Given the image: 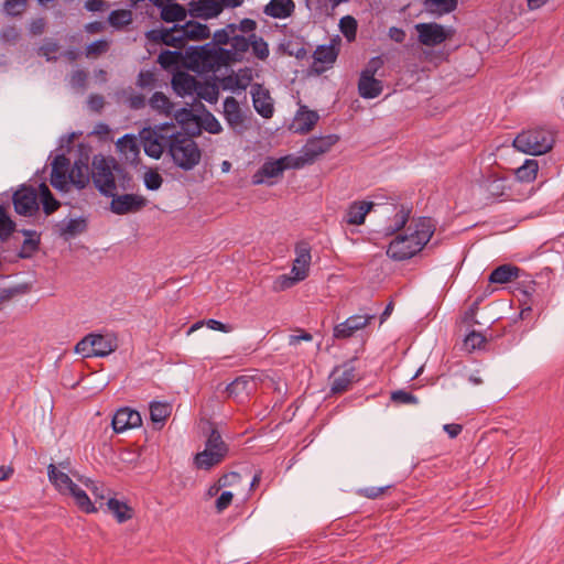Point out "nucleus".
Instances as JSON below:
<instances>
[{"label": "nucleus", "mask_w": 564, "mask_h": 564, "mask_svg": "<svg viewBox=\"0 0 564 564\" xmlns=\"http://www.w3.org/2000/svg\"><path fill=\"white\" fill-rule=\"evenodd\" d=\"M434 234V225L430 218H419L409 226L405 235H398L389 245L387 254L397 261L412 258L420 252Z\"/></svg>", "instance_id": "obj_1"}, {"label": "nucleus", "mask_w": 564, "mask_h": 564, "mask_svg": "<svg viewBox=\"0 0 564 564\" xmlns=\"http://www.w3.org/2000/svg\"><path fill=\"white\" fill-rule=\"evenodd\" d=\"M119 187L127 191L131 187V176L124 172L112 158L102 154L94 155L91 161V180L95 187L105 196H113Z\"/></svg>", "instance_id": "obj_2"}, {"label": "nucleus", "mask_w": 564, "mask_h": 564, "mask_svg": "<svg viewBox=\"0 0 564 564\" xmlns=\"http://www.w3.org/2000/svg\"><path fill=\"white\" fill-rule=\"evenodd\" d=\"M230 52L220 46L207 43L198 47H189L185 54L186 66L198 74L217 70L229 61Z\"/></svg>", "instance_id": "obj_3"}, {"label": "nucleus", "mask_w": 564, "mask_h": 564, "mask_svg": "<svg viewBox=\"0 0 564 564\" xmlns=\"http://www.w3.org/2000/svg\"><path fill=\"white\" fill-rule=\"evenodd\" d=\"M167 152L173 162L184 171L194 169L200 161V150L196 142L181 132H171Z\"/></svg>", "instance_id": "obj_4"}, {"label": "nucleus", "mask_w": 564, "mask_h": 564, "mask_svg": "<svg viewBox=\"0 0 564 564\" xmlns=\"http://www.w3.org/2000/svg\"><path fill=\"white\" fill-rule=\"evenodd\" d=\"M554 144V135L545 128L528 129L520 132L512 145L520 152L530 155H541L549 152Z\"/></svg>", "instance_id": "obj_5"}, {"label": "nucleus", "mask_w": 564, "mask_h": 564, "mask_svg": "<svg viewBox=\"0 0 564 564\" xmlns=\"http://www.w3.org/2000/svg\"><path fill=\"white\" fill-rule=\"evenodd\" d=\"M174 128L173 124H162L153 129H143L140 137L145 154L153 159H160L164 150H167L170 131Z\"/></svg>", "instance_id": "obj_6"}, {"label": "nucleus", "mask_w": 564, "mask_h": 564, "mask_svg": "<svg viewBox=\"0 0 564 564\" xmlns=\"http://www.w3.org/2000/svg\"><path fill=\"white\" fill-rule=\"evenodd\" d=\"M420 44L429 47L437 46L452 37V31L436 22L417 23L414 25Z\"/></svg>", "instance_id": "obj_7"}, {"label": "nucleus", "mask_w": 564, "mask_h": 564, "mask_svg": "<svg viewBox=\"0 0 564 564\" xmlns=\"http://www.w3.org/2000/svg\"><path fill=\"white\" fill-rule=\"evenodd\" d=\"M145 37L152 44H164L176 50L185 47L178 24H174L172 28L150 30L145 33Z\"/></svg>", "instance_id": "obj_8"}, {"label": "nucleus", "mask_w": 564, "mask_h": 564, "mask_svg": "<svg viewBox=\"0 0 564 564\" xmlns=\"http://www.w3.org/2000/svg\"><path fill=\"white\" fill-rule=\"evenodd\" d=\"M12 202L19 215L31 216L39 208L37 192L33 186L22 185L13 194Z\"/></svg>", "instance_id": "obj_9"}, {"label": "nucleus", "mask_w": 564, "mask_h": 564, "mask_svg": "<svg viewBox=\"0 0 564 564\" xmlns=\"http://www.w3.org/2000/svg\"><path fill=\"white\" fill-rule=\"evenodd\" d=\"M110 202V210L116 215L137 213L147 206V198L137 194L117 195L116 192Z\"/></svg>", "instance_id": "obj_10"}, {"label": "nucleus", "mask_w": 564, "mask_h": 564, "mask_svg": "<svg viewBox=\"0 0 564 564\" xmlns=\"http://www.w3.org/2000/svg\"><path fill=\"white\" fill-rule=\"evenodd\" d=\"M339 141V135L327 134L323 137L310 138L303 145V149L314 163L321 155L330 151V149Z\"/></svg>", "instance_id": "obj_11"}, {"label": "nucleus", "mask_w": 564, "mask_h": 564, "mask_svg": "<svg viewBox=\"0 0 564 564\" xmlns=\"http://www.w3.org/2000/svg\"><path fill=\"white\" fill-rule=\"evenodd\" d=\"M69 165L70 162L64 154L56 155L52 163L51 185L59 192L69 189Z\"/></svg>", "instance_id": "obj_12"}, {"label": "nucleus", "mask_w": 564, "mask_h": 564, "mask_svg": "<svg viewBox=\"0 0 564 564\" xmlns=\"http://www.w3.org/2000/svg\"><path fill=\"white\" fill-rule=\"evenodd\" d=\"M332 386L330 390L333 393H343L349 389L351 383L357 379L356 369L354 366L345 364L340 367H336L332 372Z\"/></svg>", "instance_id": "obj_13"}, {"label": "nucleus", "mask_w": 564, "mask_h": 564, "mask_svg": "<svg viewBox=\"0 0 564 564\" xmlns=\"http://www.w3.org/2000/svg\"><path fill=\"white\" fill-rule=\"evenodd\" d=\"M375 315H354L334 327V337L345 339L351 337L357 330L365 328Z\"/></svg>", "instance_id": "obj_14"}, {"label": "nucleus", "mask_w": 564, "mask_h": 564, "mask_svg": "<svg viewBox=\"0 0 564 564\" xmlns=\"http://www.w3.org/2000/svg\"><path fill=\"white\" fill-rule=\"evenodd\" d=\"M295 259L293 261L291 274H295L301 280H304L308 274L311 264V246L306 241H300L295 246Z\"/></svg>", "instance_id": "obj_15"}, {"label": "nucleus", "mask_w": 564, "mask_h": 564, "mask_svg": "<svg viewBox=\"0 0 564 564\" xmlns=\"http://www.w3.org/2000/svg\"><path fill=\"white\" fill-rule=\"evenodd\" d=\"M141 423L142 419L140 413L130 408L119 409L112 419V427L117 433L124 432L128 429L138 427Z\"/></svg>", "instance_id": "obj_16"}, {"label": "nucleus", "mask_w": 564, "mask_h": 564, "mask_svg": "<svg viewBox=\"0 0 564 564\" xmlns=\"http://www.w3.org/2000/svg\"><path fill=\"white\" fill-rule=\"evenodd\" d=\"M223 12L219 0H192L189 13L194 18L204 20L218 17Z\"/></svg>", "instance_id": "obj_17"}, {"label": "nucleus", "mask_w": 564, "mask_h": 564, "mask_svg": "<svg viewBox=\"0 0 564 564\" xmlns=\"http://www.w3.org/2000/svg\"><path fill=\"white\" fill-rule=\"evenodd\" d=\"M91 348V355L95 357H106L113 352L117 347V338L113 335L107 334H89Z\"/></svg>", "instance_id": "obj_18"}, {"label": "nucleus", "mask_w": 564, "mask_h": 564, "mask_svg": "<svg viewBox=\"0 0 564 564\" xmlns=\"http://www.w3.org/2000/svg\"><path fill=\"white\" fill-rule=\"evenodd\" d=\"M284 171H285V165H283V161L281 160V158L276 159V160H268L253 174L252 184L260 185L269 178H274V177L280 176Z\"/></svg>", "instance_id": "obj_19"}, {"label": "nucleus", "mask_w": 564, "mask_h": 564, "mask_svg": "<svg viewBox=\"0 0 564 564\" xmlns=\"http://www.w3.org/2000/svg\"><path fill=\"white\" fill-rule=\"evenodd\" d=\"M375 204L372 202L356 200L352 202L345 215V221L348 225L360 226L365 223L367 214L372 209Z\"/></svg>", "instance_id": "obj_20"}, {"label": "nucleus", "mask_w": 564, "mask_h": 564, "mask_svg": "<svg viewBox=\"0 0 564 564\" xmlns=\"http://www.w3.org/2000/svg\"><path fill=\"white\" fill-rule=\"evenodd\" d=\"M90 181L88 156L75 161L73 167L69 170L68 182L76 186L78 189L85 188Z\"/></svg>", "instance_id": "obj_21"}, {"label": "nucleus", "mask_w": 564, "mask_h": 564, "mask_svg": "<svg viewBox=\"0 0 564 564\" xmlns=\"http://www.w3.org/2000/svg\"><path fill=\"white\" fill-rule=\"evenodd\" d=\"M338 55V50L335 45H321L314 52V66L315 70L319 74L326 68L330 67Z\"/></svg>", "instance_id": "obj_22"}, {"label": "nucleus", "mask_w": 564, "mask_h": 564, "mask_svg": "<svg viewBox=\"0 0 564 564\" xmlns=\"http://www.w3.org/2000/svg\"><path fill=\"white\" fill-rule=\"evenodd\" d=\"M116 147L118 151L124 156L127 162L131 164L138 163L140 147L135 135L124 134L117 141Z\"/></svg>", "instance_id": "obj_23"}, {"label": "nucleus", "mask_w": 564, "mask_h": 564, "mask_svg": "<svg viewBox=\"0 0 564 564\" xmlns=\"http://www.w3.org/2000/svg\"><path fill=\"white\" fill-rule=\"evenodd\" d=\"M295 3L293 0H270L264 7L263 13L274 19H286L294 13Z\"/></svg>", "instance_id": "obj_24"}, {"label": "nucleus", "mask_w": 564, "mask_h": 564, "mask_svg": "<svg viewBox=\"0 0 564 564\" xmlns=\"http://www.w3.org/2000/svg\"><path fill=\"white\" fill-rule=\"evenodd\" d=\"M319 116L314 110H308L306 106H301L295 119V131L300 133H308L317 123Z\"/></svg>", "instance_id": "obj_25"}, {"label": "nucleus", "mask_w": 564, "mask_h": 564, "mask_svg": "<svg viewBox=\"0 0 564 564\" xmlns=\"http://www.w3.org/2000/svg\"><path fill=\"white\" fill-rule=\"evenodd\" d=\"M184 43L187 41H203L209 37V28L196 21H187L185 24L180 25Z\"/></svg>", "instance_id": "obj_26"}, {"label": "nucleus", "mask_w": 564, "mask_h": 564, "mask_svg": "<svg viewBox=\"0 0 564 564\" xmlns=\"http://www.w3.org/2000/svg\"><path fill=\"white\" fill-rule=\"evenodd\" d=\"M383 89L382 82L375 76L361 75L358 82V93L362 98L372 99L378 97Z\"/></svg>", "instance_id": "obj_27"}, {"label": "nucleus", "mask_w": 564, "mask_h": 564, "mask_svg": "<svg viewBox=\"0 0 564 564\" xmlns=\"http://www.w3.org/2000/svg\"><path fill=\"white\" fill-rule=\"evenodd\" d=\"M224 117L232 129L241 128L243 116L239 102L234 97H227L224 101Z\"/></svg>", "instance_id": "obj_28"}, {"label": "nucleus", "mask_w": 564, "mask_h": 564, "mask_svg": "<svg viewBox=\"0 0 564 564\" xmlns=\"http://www.w3.org/2000/svg\"><path fill=\"white\" fill-rule=\"evenodd\" d=\"M172 86L178 96L193 95L197 88V80L187 73L180 72L172 78Z\"/></svg>", "instance_id": "obj_29"}, {"label": "nucleus", "mask_w": 564, "mask_h": 564, "mask_svg": "<svg viewBox=\"0 0 564 564\" xmlns=\"http://www.w3.org/2000/svg\"><path fill=\"white\" fill-rule=\"evenodd\" d=\"M47 475L52 485L62 495H65L73 486L76 485L66 473L58 470L54 464L48 465Z\"/></svg>", "instance_id": "obj_30"}, {"label": "nucleus", "mask_w": 564, "mask_h": 564, "mask_svg": "<svg viewBox=\"0 0 564 564\" xmlns=\"http://www.w3.org/2000/svg\"><path fill=\"white\" fill-rule=\"evenodd\" d=\"M506 177L496 174H489L481 181V187L485 192L494 198H499L506 195Z\"/></svg>", "instance_id": "obj_31"}, {"label": "nucleus", "mask_w": 564, "mask_h": 564, "mask_svg": "<svg viewBox=\"0 0 564 564\" xmlns=\"http://www.w3.org/2000/svg\"><path fill=\"white\" fill-rule=\"evenodd\" d=\"M520 269L511 264H502L496 268L489 275L491 283L505 284L519 276Z\"/></svg>", "instance_id": "obj_32"}, {"label": "nucleus", "mask_w": 564, "mask_h": 564, "mask_svg": "<svg viewBox=\"0 0 564 564\" xmlns=\"http://www.w3.org/2000/svg\"><path fill=\"white\" fill-rule=\"evenodd\" d=\"M225 458L226 455H223L221 453L202 451L195 455L194 465L198 469L209 470L214 466L219 465Z\"/></svg>", "instance_id": "obj_33"}, {"label": "nucleus", "mask_w": 564, "mask_h": 564, "mask_svg": "<svg viewBox=\"0 0 564 564\" xmlns=\"http://www.w3.org/2000/svg\"><path fill=\"white\" fill-rule=\"evenodd\" d=\"M172 413V405L166 402H152L150 404V419L153 424L161 429Z\"/></svg>", "instance_id": "obj_34"}, {"label": "nucleus", "mask_w": 564, "mask_h": 564, "mask_svg": "<svg viewBox=\"0 0 564 564\" xmlns=\"http://www.w3.org/2000/svg\"><path fill=\"white\" fill-rule=\"evenodd\" d=\"M410 214V208L401 206L395 215L389 220V224L384 227V235L391 236L403 229L409 221Z\"/></svg>", "instance_id": "obj_35"}, {"label": "nucleus", "mask_w": 564, "mask_h": 564, "mask_svg": "<svg viewBox=\"0 0 564 564\" xmlns=\"http://www.w3.org/2000/svg\"><path fill=\"white\" fill-rule=\"evenodd\" d=\"M186 15V9L176 2L165 4L161 9V19L167 23L184 21Z\"/></svg>", "instance_id": "obj_36"}, {"label": "nucleus", "mask_w": 564, "mask_h": 564, "mask_svg": "<svg viewBox=\"0 0 564 564\" xmlns=\"http://www.w3.org/2000/svg\"><path fill=\"white\" fill-rule=\"evenodd\" d=\"M108 509L119 523H123L133 517V510L126 502L115 498L107 501Z\"/></svg>", "instance_id": "obj_37"}, {"label": "nucleus", "mask_w": 564, "mask_h": 564, "mask_svg": "<svg viewBox=\"0 0 564 564\" xmlns=\"http://www.w3.org/2000/svg\"><path fill=\"white\" fill-rule=\"evenodd\" d=\"M204 451L209 453H221L223 455H228L229 447L223 440L219 431L215 427L210 430L208 437L205 442Z\"/></svg>", "instance_id": "obj_38"}, {"label": "nucleus", "mask_w": 564, "mask_h": 564, "mask_svg": "<svg viewBox=\"0 0 564 564\" xmlns=\"http://www.w3.org/2000/svg\"><path fill=\"white\" fill-rule=\"evenodd\" d=\"M253 107L256 111L265 119L273 116V104L268 93L252 94Z\"/></svg>", "instance_id": "obj_39"}, {"label": "nucleus", "mask_w": 564, "mask_h": 564, "mask_svg": "<svg viewBox=\"0 0 564 564\" xmlns=\"http://www.w3.org/2000/svg\"><path fill=\"white\" fill-rule=\"evenodd\" d=\"M254 383L250 377L240 376L227 386L226 391L230 397H238L241 393L248 395L253 389Z\"/></svg>", "instance_id": "obj_40"}, {"label": "nucleus", "mask_w": 564, "mask_h": 564, "mask_svg": "<svg viewBox=\"0 0 564 564\" xmlns=\"http://www.w3.org/2000/svg\"><path fill=\"white\" fill-rule=\"evenodd\" d=\"M65 495L73 497L75 500V503L82 511H84L86 513L96 512V508L93 505V502L90 501V498L88 497V495L83 489H80L77 485L73 486L72 489H69Z\"/></svg>", "instance_id": "obj_41"}, {"label": "nucleus", "mask_w": 564, "mask_h": 564, "mask_svg": "<svg viewBox=\"0 0 564 564\" xmlns=\"http://www.w3.org/2000/svg\"><path fill=\"white\" fill-rule=\"evenodd\" d=\"M149 105L161 115L171 116L174 110L173 102L161 91H155L149 100Z\"/></svg>", "instance_id": "obj_42"}, {"label": "nucleus", "mask_w": 564, "mask_h": 564, "mask_svg": "<svg viewBox=\"0 0 564 564\" xmlns=\"http://www.w3.org/2000/svg\"><path fill=\"white\" fill-rule=\"evenodd\" d=\"M539 163L536 160L527 159L524 163L516 170V176L520 182H533L536 178Z\"/></svg>", "instance_id": "obj_43"}, {"label": "nucleus", "mask_w": 564, "mask_h": 564, "mask_svg": "<svg viewBox=\"0 0 564 564\" xmlns=\"http://www.w3.org/2000/svg\"><path fill=\"white\" fill-rule=\"evenodd\" d=\"M23 234L26 236V239L23 241L18 256L21 259H30L39 249L40 238L34 237L35 231L23 230Z\"/></svg>", "instance_id": "obj_44"}, {"label": "nucleus", "mask_w": 564, "mask_h": 564, "mask_svg": "<svg viewBox=\"0 0 564 564\" xmlns=\"http://www.w3.org/2000/svg\"><path fill=\"white\" fill-rule=\"evenodd\" d=\"M15 228L17 224L9 216L7 208L0 205V240L2 242L8 241Z\"/></svg>", "instance_id": "obj_45"}, {"label": "nucleus", "mask_w": 564, "mask_h": 564, "mask_svg": "<svg viewBox=\"0 0 564 564\" xmlns=\"http://www.w3.org/2000/svg\"><path fill=\"white\" fill-rule=\"evenodd\" d=\"M39 191L44 213L46 215H51L54 212H56L59 208L61 204L57 199H55L48 186L45 183H42L39 186Z\"/></svg>", "instance_id": "obj_46"}, {"label": "nucleus", "mask_w": 564, "mask_h": 564, "mask_svg": "<svg viewBox=\"0 0 564 564\" xmlns=\"http://www.w3.org/2000/svg\"><path fill=\"white\" fill-rule=\"evenodd\" d=\"M185 58L183 54L177 51H163L158 57V63L163 69H172L178 67L181 62Z\"/></svg>", "instance_id": "obj_47"}, {"label": "nucleus", "mask_w": 564, "mask_h": 564, "mask_svg": "<svg viewBox=\"0 0 564 564\" xmlns=\"http://www.w3.org/2000/svg\"><path fill=\"white\" fill-rule=\"evenodd\" d=\"M425 7L438 14L449 13L457 7V0H426Z\"/></svg>", "instance_id": "obj_48"}, {"label": "nucleus", "mask_w": 564, "mask_h": 564, "mask_svg": "<svg viewBox=\"0 0 564 564\" xmlns=\"http://www.w3.org/2000/svg\"><path fill=\"white\" fill-rule=\"evenodd\" d=\"M250 47H252V52L256 57L261 61H264L269 56V46L268 43L257 34H250Z\"/></svg>", "instance_id": "obj_49"}, {"label": "nucleus", "mask_w": 564, "mask_h": 564, "mask_svg": "<svg viewBox=\"0 0 564 564\" xmlns=\"http://www.w3.org/2000/svg\"><path fill=\"white\" fill-rule=\"evenodd\" d=\"M357 26V21L351 15H345L339 21L340 32L349 42L356 39Z\"/></svg>", "instance_id": "obj_50"}, {"label": "nucleus", "mask_w": 564, "mask_h": 564, "mask_svg": "<svg viewBox=\"0 0 564 564\" xmlns=\"http://www.w3.org/2000/svg\"><path fill=\"white\" fill-rule=\"evenodd\" d=\"M281 160L283 161V165H285V170L301 169L307 164L313 163L312 160H308V156L306 155L303 148L301 150V155H299V156L285 155V156H282Z\"/></svg>", "instance_id": "obj_51"}, {"label": "nucleus", "mask_w": 564, "mask_h": 564, "mask_svg": "<svg viewBox=\"0 0 564 564\" xmlns=\"http://www.w3.org/2000/svg\"><path fill=\"white\" fill-rule=\"evenodd\" d=\"M108 21L115 28H122L131 23L132 13L129 10H115L109 14Z\"/></svg>", "instance_id": "obj_52"}, {"label": "nucleus", "mask_w": 564, "mask_h": 564, "mask_svg": "<svg viewBox=\"0 0 564 564\" xmlns=\"http://www.w3.org/2000/svg\"><path fill=\"white\" fill-rule=\"evenodd\" d=\"M302 280L296 276L295 274H282V275H279L274 282H273V285H272V289L274 292H282V291H285L288 289H291L292 286H294L296 283L301 282Z\"/></svg>", "instance_id": "obj_53"}, {"label": "nucleus", "mask_w": 564, "mask_h": 564, "mask_svg": "<svg viewBox=\"0 0 564 564\" xmlns=\"http://www.w3.org/2000/svg\"><path fill=\"white\" fill-rule=\"evenodd\" d=\"M28 7V0H6L3 11L9 17L21 15Z\"/></svg>", "instance_id": "obj_54"}, {"label": "nucleus", "mask_w": 564, "mask_h": 564, "mask_svg": "<svg viewBox=\"0 0 564 564\" xmlns=\"http://www.w3.org/2000/svg\"><path fill=\"white\" fill-rule=\"evenodd\" d=\"M59 51V44L51 39L44 41L39 48V55L44 56L47 61H56V53Z\"/></svg>", "instance_id": "obj_55"}, {"label": "nucleus", "mask_w": 564, "mask_h": 564, "mask_svg": "<svg viewBox=\"0 0 564 564\" xmlns=\"http://www.w3.org/2000/svg\"><path fill=\"white\" fill-rule=\"evenodd\" d=\"M485 343V336L478 332L473 330L465 337L464 346L470 352L475 349H480Z\"/></svg>", "instance_id": "obj_56"}, {"label": "nucleus", "mask_w": 564, "mask_h": 564, "mask_svg": "<svg viewBox=\"0 0 564 564\" xmlns=\"http://www.w3.org/2000/svg\"><path fill=\"white\" fill-rule=\"evenodd\" d=\"M144 185L149 191H158L163 183V177L158 171L149 170L144 173Z\"/></svg>", "instance_id": "obj_57"}, {"label": "nucleus", "mask_w": 564, "mask_h": 564, "mask_svg": "<svg viewBox=\"0 0 564 564\" xmlns=\"http://www.w3.org/2000/svg\"><path fill=\"white\" fill-rule=\"evenodd\" d=\"M230 44L235 53L241 55L250 48V36L246 37L234 33Z\"/></svg>", "instance_id": "obj_58"}, {"label": "nucleus", "mask_w": 564, "mask_h": 564, "mask_svg": "<svg viewBox=\"0 0 564 564\" xmlns=\"http://www.w3.org/2000/svg\"><path fill=\"white\" fill-rule=\"evenodd\" d=\"M391 400L400 404H416L417 398L411 392L397 390L391 393Z\"/></svg>", "instance_id": "obj_59"}, {"label": "nucleus", "mask_w": 564, "mask_h": 564, "mask_svg": "<svg viewBox=\"0 0 564 564\" xmlns=\"http://www.w3.org/2000/svg\"><path fill=\"white\" fill-rule=\"evenodd\" d=\"M109 48V43L106 40H98L93 42L86 47V56H99L106 53Z\"/></svg>", "instance_id": "obj_60"}, {"label": "nucleus", "mask_w": 564, "mask_h": 564, "mask_svg": "<svg viewBox=\"0 0 564 564\" xmlns=\"http://www.w3.org/2000/svg\"><path fill=\"white\" fill-rule=\"evenodd\" d=\"M227 29L230 30V33H235L236 30H240L242 33H253V31L257 29V22L252 19H242L239 23V25H236L234 23H230L227 25Z\"/></svg>", "instance_id": "obj_61"}, {"label": "nucleus", "mask_w": 564, "mask_h": 564, "mask_svg": "<svg viewBox=\"0 0 564 564\" xmlns=\"http://www.w3.org/2000/svg\"><path fill=\"white\" fill-rule=\"evenodd\" d=\"M390 486L384 487H365L357 490V494L368 499H377L381 497Z\"/></svg>", "instance_id": "obj_62"}, {"label": "nucleus", "mask_w": 564, "mask_h": 564, "mask_svg": "<svg viewBox=\"0 0 564 564\" xmlns=\"http://www.w3.org/2000/svg\"><path fill=\"white\" fill-rule=\"evenodd\" d=\"M384 61L381 56L372 57L365 69L361 72V75L375 76L377 72L383 66Z\"/></svg>", "instance_id": "obj_63"}, {"label": "nucleus", "mask_w": 564, "mask_h": 564, "mask_svg": "<svg viewBox=\"0 0 564 564\" xmlns=\"http://www.w3.org/2000/svg\"><path fill=\"white\" fill-rule=\"evenodd\" d=\"M85 227L86 225L84 220L70 219L63 229V234L74 236L84 231Z\"/></svg>", "instance_id": "obj_64"}]
</instances>
